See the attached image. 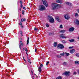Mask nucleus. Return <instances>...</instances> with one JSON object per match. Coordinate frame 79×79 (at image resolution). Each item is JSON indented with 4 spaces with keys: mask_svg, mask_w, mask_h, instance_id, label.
I'll list each match as a JSON object with an SVG mask.
<instances>
[{
    "mask_svg": "<svg viewBox=\"0 0 79 79\" xmlns=\"http://www.w3.org/2000/svg\"><path fill=\"white\" fill-rule=\"evenodd\" d=\"M51 6L52 10H58V4L56 3H52L51 5Z\"/></svg>",
    "mask_w": 79,
    "mask_h": 79,
    "instance_id": "obj_1",
    "label": "nucleus"
},
{
    "mask_svg": "<svg viewBox=\"0 0 79 79\" xmlns=\"http://www.w3.org/2000/svg\"><path fill=\"white\" fill-rule=\"evenodd\" d=\"M45 7L44 5H40L39 6V10L40 11H44L45 10Z\"/></svg>",
    "mask_w": 79,
    "mask_h": 79,
    "instance_id": "obj_2",
    "label": "nucleus"
},
{
    "mask_svg": "<svg viewBox=\"0 0 79 79\" xmlns=\"http://www.w3.org/2000/svg\"><path fill=\"white\" fill-rule=\"evenodd\" d=\"M48 17L50 19L49 22L51 23H53L55 20H54V19L53 18V17H52V16L50 15L48 16Z\"/></svg>",
    "mask_w": 79,
    "mask_h": 79,
    "instance_id": "obj_3",
    "label": "nucleus"
},
{
    "mask_svg": "<svg viewBox=\"0 0 79 79\" xmlns=\"http://www.w3.org/2000/svg\"><path fill=\"white\" fill-rule=\"evenodd\" d=\"M64 46L61 44H59L57 46V48H60V49H63L64 48Z\"/></svg>",
    "mask_w": 79,
    "mask_h": 79,
    "instance_id": "obj_4",
    "label": "nucleus"
},
{
    "mask_svg": "<svg viewBox=\"0 0 79 79\" xmlns=\"http://www.w3.org/2000/svg\"><path fill=\"white\" fill-rule=\"evenodd\" d=\"M40 66L38 68V71H39L40 73H41V72H42V69L41 68H42V67H43V64H40Z\"/></svg>",
    "mask_w": 79,
    "mask_h": 79,
    "instance_id": "obj_5",
    "label": "nucleus"
},
{
    "mask_svg": "<svg viewBox=\"0 0 79 79\" xmlns=\"http://www.w3.org/2000/svg\"><path fill=\"white\" fill-rule=\"evenodd\" d=\"M64 17L65 19L68 20L69 19V18H70V17H69V15H68V14H65L64 15Z\"/></svg>",
    "mask_w": 79,
    "mask_h": 79,
    "instance_id": "obj_6",
    "label": "nucleus"
},
{
    "mask_svg": "<svg viewBox=\"0 0 79 79\" xmlns=\"http://www.w3.org/2000/svg\"><path fill=\"white\" fill-rule=\"evenodd\" d=\"M70 74V72H67L66 71L65 72L63 73V75H65V76H69V74Z\"/></svg>",
    "mask_w": 79,
    "mask_h": 79,
    "instance_id": "obj_7",
    "label": "nucleus"
},
{
    "mask_svg": "<svg viewBox=\"0 0 79 79\" xmlns=\"http://www.w3.org/2000/svg\"><path fill=\"white\" fill-rule=\"evenodd\" d=\"M60 37L62 38V39H67V36H64V34H61L60 35Z\"/></svg>",
    "mask_w": 79,
    "mask_h": 79,
    "instance_id": "obj_8",
    "label": "nucleus"
},
{
    "mask_svg": "<svg viewBox=\"0 0 79 79\" xmlns=\"http://www.w3.org/2000/svg\"><path fill=\"white\" fill-rule=\"evenodd\" d=\"M21 45L23 46V42L22 41L20 42V43L19 44V46L20 48V50H21Z\"/></svg>",
    "mask_w": 79,
    "mask_h": 79,
    "instance_id": "obj_9",
    "label": "nucleus"
},
{
    "mask_svg": "<svg viewBox=\"0 0 79 79\" xmlns=\"http://www.w3.org/2000/svg\"><path fill=\"white\" fill-rule=\"evenodd\" d=\"M56 2V3H58L61 4L63 3V1L61 0H57Z\"/></svg>",
    "mask_w": 79,
    "mask_h": 79,
    "instance_id": "obj_10",
    "label": "nucleus"
},
{
    "mask_svg": "<svg viewBox=\"0 0 79 79\" xmlns=\"http://www.w3.org/2000/svg\"><path fill=\"white\" fill-rule=\"evenodd\" d=\"M70 53H71V54L74 53L75 52V50H74V49H73L72 50H71L70 51Z\"/></svg>",
    "mask_w": 79,
    "mask_h": 79,
    "instance_id": "obj_11",
    "label": "nucleus"
},
{
    "mask_svg": "<svg viewBox=\"0 0 79 79\" xmlns=\"http://www.w3.org/2000/svg\"><path fill=\"white\" fill-rule=\"evenodd\" d=\"M74 28L73 27L70 28L69 29V32H73V31H74Z\"/></svg>",
    "mask_w": 79,
    "mask_h": 79,
    "instance_id": "obj_12",
    "label": "nucleus"
},
{
    "mask_svg": "<svg viewBox=\"0 0 79 79\" xmlns=\"http://www.w3.org/2000/svg\"><path fill=\"white\" fill-rule=\"evenodd\" d=\"M44 5L45 6H46V7H47L48 6V4H47V3L46 2H44L43 3Z\"/></svg>",
    "mask_w": 79,
    "mask_h": 79,
    "instance_id": "obj_13",
    "label": "nucleus"
},
{
    "mask_svg": "<svg viewBox=\"0 0 79 79\" xmlns=\"http://www.w3.org/2000/svg\"><path fill=\"white\" fill-rule=\"evenodd\" d=\"M57 46V43L55 42L54 43V47H56Z\"/></svg>",
    "mask_w": 79,
    "mask_h": 79,
    "instance_id": "obj_14",
    "label": "nucleus"
},
{
    "mask_svg": "<svg viewBox=\"0 0 79 79\" xmlns=\"http://www.w3.org/2000/svg\"><path fill=\"white\" fill-rule=\"evenodd\" d=\"M69 42H74V39H73L71 40H69Z\"/></svg>",
    "mask_w": 79,
    "mask_h": 79,
    "instance_id": "obj_15",
    "label": "nucleus"
},
{
    "mask_svg": "<svg viewBox=\"0 0 79 79\" xmlns=\"http://www.w3.org/2000/svg\"><path fill=\"white\" fill-rule=\"evenodd\" d=\"M66 31L65 30H62L60 31V32H61L62 34H63L64 32H65Z\"/></svg>",
    "mask_w": 79,
    "mask_h": 79,
    "instance_id": "obj_16",
    "label": "nucleus"
},
{
    "mask_svg": "<svg viewBox=\"0 0 79 79\" xmlns=\"http://www.w3.org/2000/svg\"><path fill=\"white\" fill-rule=\"evenodd\" d=\"M66 4L69 5V6H71V3L70 2H67L66 3Z\"/></svg>",
    "mask_w": 79,
    "mask_h": 79,
    "instance_id": "obj_17",
    "label": "nucleus"
},
{
    "mask_svg": "<svg viewBox=\"0 0 79 79\" xmlns=\"http://www.w3.org/2000/svg\"><path fill=\"white\" fill-rule=\"evenodd\" d=\"M65 54L66 56H69V53L65 52Z\"/></svg>",
    "mask_w": 79,
    "mask_h": 79,
    "instance_id": "obj_18",
    "label": "nucleus"
},
{
    "mask_svg": "<svg viewBox=\"0 0 79 79\" xmlns=\"http://www.w3.org/2000/svg\"><path fill=\"white\" fill-rule=\"evenodd\" d=\"M64 54H65L63 52L62 53L60 54V56H64Z\"/></svg>",
    "mask_w": 79,
    "mask_h": 79,
    "instance_id": "obj_19",
    "label": "nucleus"
},
{
    "mask_svg": "<svg viewBox=\"0 0 79 79\" xmlns=\"http://www.w3.org/2000/svg\"><path fill=\"white\" fill-rule=\"evenodd\" d=\"M63 65H64V66H65L67 64V63H66V62H64L63 63H62Z\"/></svg>",
    "mask_w": 79,
    "mask_h": 79,
    "instance_id": "obj_20",
    "label": "nucleus"
},
{
    "mask_svg": "<svg viewBox=\"0 0 79 79\" xmlns=\"http://www.w3.org/2000/svg\"><path fill=\"white\" fill-rule=\"evenodd\" d=\"M62 43H63V44H66V41L62 40Z\"/></svg>",
    "mask_w": 79,
    "mask_h": 79,
    "instance_id": "obj_21",
    "label": "nucleus"
},
{
    "mask_svg": "<svg viewBox=\"0 0 79 79\" xmlns=\"http://www.w3.org/2000/svg\"><path fill=\"white\" fill-rule=\"evenodd\" d=\"M76 24H77V25H79V21L77 20H76Z\"/></svg>",
    "mask_w": 79,
    "mask_h": 79,
    "instance_id": "obj_22",
    "label": "nucleus"
},
{
    "mask_svg": "<svg viewBox=\"0 0 79 79\" xmlns=\"http://www.w3.org/2000/svg\"><path fill=\"white\" fill-rule=\"evenodd\" d=\"M75 17H78L79 15H78V14H77V13H76L75 14Z\"/></svg>",
    "mask_w": 79,
    "mask_h": 79,
    "instance_id": "obj_23",
    "label": "nucleus"
},
{
    "mask_svg": "<svg viewBox=\"0 0 79 79\" xmlns=\"http://www.w3.org/2000/svg\"><path fill=\"white\" fill-rule=\"evenodd\" d=\"M21 20L22 22H23V21H26V19H22Z\"/></svg>",
    "mask_w": 79,
    "mask_h": 79,
    "instance_id": "obj_24",
    "label": "nucleus"
},
{
    "mask_svg": "<svg viewBox=\"0 0 79 79\" xmlns=\"http://www.w3.org/2000/svg\"><path fill=\"white\" fill-rule=\"evenodd\" d=\"M59 19H60L59 18V17H56V19L57 21H58L59 20Z\"/></svg>",
    "mask_w": 79,
    "mask_h": 79,
    "instance_id": "obj_25",
    "label": "nucleus"
},
{
    "mask_svg": "<svg viewBox=\"0 0 79 79\" xmlns=\"http://www.w3.org/2000/svg\"><path fill=\"white\" fill-rule=\"evenodd\" d=\"M29 43V38H28V39L27 40V45Z\"/></svg>",
    "mask_w": 79,
    "mask_h": 79,
    "instance_id": "obj_26",
    "label": "nucleus"
},
{
    "mask_svg": "<svg viewBox=\"0 0 79 79\" xmlns=\"http://www.w3.org/2000/svg\"><path fill=\"white\" fill-rule=\"evenodd\" d=\"M56 79H61V76H59L58 77H57Z\"/></svg>",
    "mask_w": 79,
    "mask_h": 79,
    "instance_id": "obj_27",
    "label": "nucleus"
},
{
    "mask_svg": "<svg viewBox=\"0 0 79 79\" xmlns=\"http://www.w3.org/2000/svg\"><path fill=\"white\" fill-rule=\"evenodd\" d=\"M76 56H78V57H79V53H76Z\"/></svg>",
    "mask_w": 79,
    "mask_h": 79,
    "instance_id": "obj_28",
    "label": "nucleus"
},
{
    "mask_svg": "<svg viewBox=\"0 0 79 79\" xmlns=\"http://www.w3.org/2000/svg\"><path fill=\"white\" fill-rule=\"evenodd\" d=\"M78 61H76L75 62V64H78Z\"/></svg>",
    "mask_w": 79,
    "mask_h": 79,
    "instance_id": "obj_29",
    "label": "nucleus"
},
{
    "mask_svg": "<svg viewBox=\"0 0 79 79\" xmlns=\"http://www.w3.org/2000/svg\"><path fill=\"white\" fill-rule=\"evenodd\" d=\"M60 28L61 29H62V28H63V25H61L60 26Z\"/></svg>",
    "mask_w": 79,
    "mask_h": 79,
    "instance_id": "obj_30",
    "label": "nucleus"
},
{
    "mask_svg": "<svg viewBox=\"0 0 79 79\" xmlns=\"http://www.w3.org/2000/svg\"><path fill=\"white\" fill-rule=\"evenodd\" d=\"M76 74H77V73L76 72H74L73 74V75H76Z\"/></svg>",
    "mask_w": 79,
    "mask_h": 79,
    "instance_id": "obj_31",
    "label": "nucleus"
},
{
    "mask_svg": "<svg viewBox=\"0 0 79 79\" xmlns=\"http://www.w3.org/2000/svg\"><path fill=\"white\" fill-rule=\"evenodd\" d=\"M22 13L23 15H24V10H22Z\"/></svg>",
    "mask_w": 79,
    "mask_h": 79,
    "instance_id": "obj_32",
    "label": "nucleus"
},
{
    "mask_svg": "<svg viewBox=\"0 0 79 79\" xmlns=\"http://www.w3.org/2000/svg\"><path fill=\"white\" fill-rule=\"evenodd\" d=\"M28 62H29V63H30V64H31V62H30L31 60H30L28 59Z\"/></svg>",
    "mask_w": 79,
    "mask_h": 79,
    "instance_id": "obj_33",
    "label": "nucleus"
},
{
    "mask_svg": "<svg viewBox=\"0 0 79 79\" xmlns=\"http://www.w3.org/2000/svg\"><path fill=\"white\" fill-rule=\"evenodd\" d=\"M48 63H49V61H48L47 63H46V65H48Z\"/></svg>",
    "mask_w": 79,
    "mask_h": 79,
    "instance_id": "obj_34",
    "label": "nucleus"
},
{
    "mask_svg": "<svg viewBox=\"0 0 79 79\" xmlns=\"http://www.w3.org/2000/svg\"><path fill=\"white\" fill-rule=\"evenodd\" d=\"M34 30L35 31H37V30H38V29H37V28H34Z\"/></svg>",
    "mask_w": 79,
    "mask_h": 79,
    "instance_id": "obj_35",
    "label": "nucleus"
},
{
    "mask_svg": "<svg viewBox=\"0 0 79 79\" xmlns=\"http://www.w3.org/2000/svg\"><path fill=\"white\" fill-rule=\"evenodd\" d=\"M57 57H58V58H61V56L59 55L57 56Z\"/></svg>",
    "mask_w": 79,
    "mask_h": 79,
    "instance_id": "obj_36",
    "label": "nucleus"
},
{
    "mask_svg": "<svg viewBox=\"0 0 79 79\" xmlns=\"http://www.w3.org/2000/svg\"><path fill=\"white\" fill-rule=\"evenodd\" d=\"M42 1L43 2V3H44V2H45V0H42Z\"/></svg>",
    "mask_w": 79,
    "mask_h": 79,
    "instance_id": "obj_37",
    "label": "nucleus"
},
{
    "mask_svg": "<svg viewBox=\"0 0 79 79\" xmlns=\"http://www.w3.org/2000/svg\"><path fill=\"white\" fill-rule=\"evenodd\" d=\"M73 48V47H69V48L70 49H71V48Z\"/></svg>",
    "mask_w": 79,
    "mask_h": 79,
    "instance_id": "obj_38",
    "label": "nucleus"
},
{
    "mask_svg": "<svg viewBox=\"0 0 79 79\" xmlns=\"http://www.w3.org/2000/svg\"><path fill=\"white\" fill-rule=\"evenodd\" d=\"M46 27H49V25L48 24L46 25Z\"/></svg>",
    "mask_w": 79,
    "mask_h": 79,
    "instance_id": "obj_39",
    "label": "nucleus"
},
{
    "mask_svg": "<svg viewBox=\"0 0 79 79\" xmlns=\"http://www.w3.org/2000/svg\"><path fill=\"white\" fill-rule=\"evenodd\" d=\"M20 34H23V32H22V31H20Z\"/></svg>",
    "mask_w": 79,
    "mask_h": 79,
    "instance_id": "obj_40",
    "label": "nucleus"
},
{
    "mask_svg": "<svg viewBox=\"0 0 79 79\" xmlns=\"http://www.w3.org/2000/svg\"><path fill=\"white\" fill-rule=\"evenodd\" d=\"M49 35H52V33H49Z\"/></svg>",
    "mask_w": 79,
    "mask_h": 79,
    "instance_id": "obj_41",
    "label": "nucleus"
},
{
    "mask_svg": "<svg viewBox=\"0 0 79 79\" xmlns=\"http://www.w3.org/2000/svg\"><path fill=\"white\" fill-rule=\"evenodd\" d=\"M20 3L21 4V5L22 4L23 2H22V1L21 0L20 1Z\"/></svg>",
    "mask_w": 79,
    "mask_h": 79,
    "instance_id": "obj_42",
    "label": "nucleus"
},
{
    "mask_svg": "<svg viewBox=\"0 0 79 79\" xmlns=\"http://www.w3.org/2000/svg\"><path fill=\"white\" fill-rule=\"evenodd\" d=\"M23 9H24V10H26V8L25 7H23Z\"/></svg>",
    "mask_w": 79,
    "mask_h": 79,
    "instance_id": "obj_43",
    "label": "nucleus"
},
{
    "mask_svg": "<svg viewBox=\"0 0 79 79\" xmlns=\"http://www.w3.org/2000/svg\"><path fill=\"white\" fill-rule=\"evenodd\" d=\"M20 7H21V8L23 7V4H21V5L20 6Z\"/></svg>",
    "mask_w": 79,
    "mask_h": 79,
    "instance_id": "obj_44",
    "label": "nucleus"
},
{
    "mask_svg": "<svg viewBox=\"0 0 79 79\" xmlns=\"http://www.w3.org/2000/svg\"><path fill=\"white\" fill-rule=\"evenodd\" d=\"M25 50L26 52H27V48H26L25 49Z\"/></svg>",
    "mask_w": 79,
    "mask_h": 79,
    "instance_id": "obj_45",
    "label": "nucleus"
},
{
    "mask_svg": "<svg viewBox=\"0 0 79 79\" xmlns=\"http://www.w3.org/2000/svg\"><path fill=\"white\" fill-rule=\"evenodd\" d=\"M23 58L24 61H26V60H25V59H24V57H23Z\"/></svg>",
    "mask_w": 79,
    "mask_h": 79,
    "instance_id": "obj_46",
    "label": "nucleus"
},
{
    "mask_svg": "<svg viewBox=\"0 0 79 79\" xmlns=\"http://www.w3.org/2000/svg\"><path fill=\"white\" fill-rule=\"evenodd\" d=\"M31 73L32 74H34V73H33V72H32V70H31Z\"/></svg>",
    "mask_w": 79,
    "mask_h": 79,
    "instance_id": "obj_47",
    "label": "nucleus"
},
{
    "mask_svg": "<svg viewBox=\"0 0 79 79\" xmlns=\"http://www.w3.org/2000/svg\"><path fill=\"white\" fill-rule=\"evenodd\" d=\"M37 52V49L35 48V52Z\"/></svg>",
    "mask_w": 79,
    "mask_h": 79,
    "instance_id": "obj_48",
    "label": "nucleus"
},
{
    "mask_svg": "<svg viewBox=\"0 0 79 79\" xmlns=\"http://www.w3.org/2000/svg\"><path fill=\"white\" fill-rule=\"evenodd\" d=\"M77 12H78V13H79V9H78V10H77Z\"/></svg>",
    "mask_w": 79,
    "mask_h": 79,
    "instance_id": "obj_49",
    "label": "nucleus"
},
{
    "mask_svg": "<svg viewBox=\"0 0 79 79\" xmlns=\"http://www.w3.org/2000/svg\"><path fill=\"white\" fill-rule=\"evenodd\" d=\"M22 23H19V25H22Z\"/></svg>",
    "mask_w": 79,
    "mask_h": 79,
    "instance_id": "obj_50",
    "label": "nucleus"
},
{
    "mask_svg": "<svg viewBox=\"0 0 79 79\" xmlns=\"http://www.w3.org/2000/svg\"><path fill=\"white\" fill-rule=\"evenodd\" d=\"M32 77L33 79H34V76H32Z\"/></svg>",
    "mask_w": 79,
    "mask_h": 79,
    "instance_id": "obj_51",
    "label": "nucleus"
},
{
    "mask_svg": "<svg viewBox=\"0 0 79 79\" xmlns=\"http://www.w3.org/2000/svg\"><path fill=\"white\" fill-rule=\"evenodd\" d=\"M23 34H21V37H23Z\"/></svg>",
    "mask_w": 79,
    "mask_h": 79,
    "instance_id": "obj_52",
    "label": "nucleus"
},
{
    "mask_svg": "<svg viewBox=\"0 0 79 79\" xmlns=\"http://www.w3.org/2000/svg\"><path fill=\"white\" fill-rule=\"evenodd\" d=\"M19 10H20V11H21V9L20 8Z\"/></svg>",
    "mask_w": 79,
    "mask_h": 79,
    "instance_id": "obj_53",
    "label": "nucleus"
},
{
    "mask_svg": "<svg viewBox=\"0 0 79 79\" xmlns=\"http://www.w3.org/2000/svg\"><path fill=\"white\" fill-rule=\"evenodd\" d=\"M23 27V25H21V27Z\"/></svg>",
    "mask_w": 79,
    "mask_h": 79,
    "instance_id": "obj_54",
    "label": "nucleus"
},
{
    "mask_svg": "<svg viewBox=\"0 0 79 79\" xmlns=\"http://www.w3.org/2000/svg\"><path fill=\"white\" fill-rule=\"evenodd\" d=\"M78 64H79V61H78Z\"/></svg>",
    "mask_w": 79,
    "mask_h": 79,
    "instance_id": "obj_55",
    "label": "nucleus"
},
{
    "mask_svg": "<svg viewBox=\"0 0 79 79\" xmlns=\"http://www.w3.org/2000/svg\"><path fill=\"white\" fill-rule=\"evenodd\" d=\"M77 39H78V40H79V37H78Z\"/></svg>",
    "mask_w": 79,
    "mask_h": 79,
    "instance_id": "obj_56",
    "label": "nucleus"
},
{
    "mask_svg": "<svg viewBox=\"0 0 79 79\" xmlns=\"http://www.w3.org/2000/svg\"><path fill=\"white\" fill-rule=\"evenodd\" d=\"M27 59H28H28L29 60V57H27Z\"/></svg>",
    "mask_w": 79,
    "mask_h": 79,
    "instance_id": "obj_57",
    "label": "nucleus"
},
{
    "mask_svg": "<svg viewBox=\"0 0 79 79\" xmlns=\"http://www.w3.org/2000/svg\"><path fill=\"white\" fill-rule=\"evenodd\" d=\"M26 53L27 55H28V54H27V53L26 52Z\"/></svg>",
    "mask_w": 79,
    "mask_h": 79,
    "instance_id": "obj_58",
    "label": "nucleus"
},
{
    "mask_svg": "<svg viewBox=\"0 0 79 79\" xmlns=\"http://www.w3.org/2000/svg\"><path fill=\"white\" fill-rule=\"evenodd\" d=\"M24 48L23 49V50H24Z\"/></svg>",
    "mask_w": 79,
    "mask_h": 79,
    "instance_id": "obj_59",
    "label": "nucleus"
},
{
    "mask_svg": "<svg viewBox=\"0 0 79 79\" xmlns=\"http://www.w3.org/2000/svg\"><path fill=\"white\" fill-rule=\"evenodd\" d=\"M29 4H30V5H31V3H30Z\"/></svg>",
    "mask_w": 79,
    "mask_h": 79,
    "instance_id": "obj_60",
    "label": "nucleus"
},
{
    "mask_svg": "<svg viewBox=\"0 0 79 79\" xmlns=\"http://www.w3.org/2000/svg\"><path fill=\"white\" fill-rule=\"evenodd\" d=\"M35 75H36L35 74Z\"/></svg>",
    "mask_w": 79,
    "mask_h": 79,
    "instance_id": "obj_61",
    "label": "nucleus"
}]
</instances>
